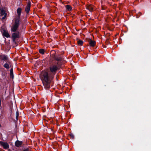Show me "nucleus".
I'll use <instances>...</instances> for the list:
<instances>
[{
    "mask_svg": "<svg viewBox=\"0 0 151 151\" xmlns=\"http://www.w3.org/2000/svg\"><path fill=\"white\" fill-rule=\"evenodd\" d=\"M40 78L44 88L46 89L50 88V84L54 76L51 73L46 71H42L40 75Z\"/></svg>",
    "mask_w": 151,
    "mask_h": 151,
    "instance_id": "nucleus-1",
    "label": "nucleus"
},
{
    "mask_svg": "<svg viewBox=\"0 0 151 151\" xmlns=\"http://www.w3.org/2000/svg\"><path fill=\"white\" fill-rule=\"evenodd\" d=\"M20 22L19 18H16L14 23L12 24L11 29L12 32H15L18 31V28L20 24Z\"/></svg>",
    "mask_w": 151,
    "mask_h": 151,
    "instance_id": "nucleus-2",
    "label": "nucleus"
},
{
    "mask_svg": "<svg viewBox=\"0 0 151 151\" xmlns=\"http://www.w3.org/2000/svg\"><path fill=\"white\" fill-rule=\"evenodd\" d=\"M59 66H60L58 65H57L54 64L50 65L49 68L50 72H48L51 73V74L54 76Z\"/></svg>",
    "mask_w": 151,
    "mask_h": 151,
    "instance_id": "nucleus-3",
    "label": "nucleus"
},
{
    "mask_svg": "<svg viewBox=\"0 0 151 151\" xmlns=\"http://www.w3.org/2000/svg\"><path fill=\"white\" fill-rule=\"evenodd\" d=\"M6 16V14L4 10L3 9H0V18L4 19L5 18Z\"/></svg>",
    "mask_w": 151,
    "mask_h": 151,
    "instance_id": "nucleus-4",
    "label": "nucleus"
},
{
    "mask_svg": "<svg viewBox=\"0 0 151 151\" xmlns=\"http://www.w3.org/2000/svg\"><path fill=\"white\" fill-rule=\"evenodd\" d=\"M19 33L18 31L14 32L12 34V37L14 41L16 38H19Z\"/></svg>",
    "mask_w": 151,
    "mask_h": 151,
    "instance_id": "nucleus-5",
    "label": "nucleus"
},
{
    "mask_svg": "<svg viewBox=\"0 0 151 151\" xmlns=\"http://www.w3.org/2000/svg\"><path fill=\"white\" fill-rule=\"evenodd\" d=\"M0 145L4 149H6L9 148V145L7 142L0 141Z\"/></svg>",
    "mask_w": 151,
    "mask_h": 151,
    "instance_id": "nucleus-6",
    "label": "nucleus"
},
{
    "mask_svg": "<svg viewBox=\"0 0 151 151\" xmlns=\"http://www.w3.org/2000/svg\"><path fill=\"white\" fill-rule=\"evenodd\" d=\"M31 3L30 1H28L25 9V11L27 13L29 12L30 9Z\"/></svg>",
    "mask_w": 151,
    "mask_h": 151,
    "instance_id": "nucleus-7",
    "label": "nucleus"
},
{
    "mask_svg": "<svg viewBox=\"0 0 151 151\" xmlns=\"http://www.w3.org/2000/svg\"><path fill=\"white\" fill-rule=\"evenodd\" d=\"M0 59L2 60H4L8 62L9 59L7 56L5 55H0Z\"/></svg>",
    "mask_w": 151,
    "mask_h": 151,
    "instance_id": "nucleus-8",
    "label": "nucleus"
},
{
    "mask_svg": "<svg viewBox=\"0 0 151 151\" xmlns=\"http://www.w3.org/2000/svg\"><path fill=\"white\" fill-rule=\"evenodd\" d=\"M55 59L58 62L56 63L58 65L60 66L61 65V61L62 60V57L61 56L58 57L56 58Z\"/></svg>",
    "mask_w": 151,
    "mask_h": 151,
    "instance_id": "nucleus-9",
    "label": "nucleus"
},
{
    "mask_svg": "<svg viewBox=\"0 0 151 151\" xmlns=\"http://www.w3.org/2000/svg\"><path fill=\"white\" fill-rule=\"evenodd\" d=\"M86 9L88 10L90 12H92L95 9V7L92 5H88L86 6Z\"/></svg>",
    "mask_w": 151,
    "mask_h": 151,
    "instance_id": "nucleus-10",
    "label": "nucleus"
},
{
    "mask_svg": "<svg viewBox=\"0 0 151 151\" xmlns=\"http://www.w3.org/2000/svg\"><path fill=\"white\" fill-rule=\"evenodd\" d=\"M2 35L6 37L7 38L9 37H10V35L8 33L7 31L5 30H3V32H2Z\"/></svg>",
    "mask_w": 151,
    "mask_h": 151,
    "instance_id": "nucleus-11",
    "label": "nucleus"
},
{
    "mask_svg": "<svg viewBox=\"0 0 151 151\" xmlns=\"http://www.w3.org/2000/svg\"><path fill=\"white\" fill-rule=\"evenodd\" d=\"M22 141L17 140L15 142V145L17 147H19L22 145Z\"/></svg>",
    "mask_w": 151,
    "mask_h": 151,
    "instance_id": "nucleus-12",
    "label": "nucleus"
},
{
    "mask_svg": "<svg viewBox=\"0 0 151 151\" xmlns=\"http://www.w3.org/2000/svg\"><path fill=\"white\" fill-rule=\"evenodd\" d=\"M22 12V9L21 8H18L17 10V12L18 14V17L17 18H19L20 19V17Z\"/></svg>",
    "mask_w": 151,
    "mask_h": 151,
    "instance_id": "nucleus-13",
    "label": "nucleus"
},
{
    "mask_svg": "<svg viewBox=\"0 0 151 151\" xmlns=\"http://www.w3.org/2000/svg\"><path fill=\"white\" fill-rule=\"evenodd\" d=\"M95 43L96 42L94 41H93L91 40H90L89 41V44L91 46H94L95 45Z\"/></svg>",
    "mask_w": 151,
    "mask_h": 151,
    "instance_id": "nucleus-14",
    "label": "nucleus"
},
{
    "mask_svg": "<svg viewBox=\"0 0 151 151\" xmlns=\"http://www.w3.org/2000/svg\"><path fill=\"white\" fill-rule=\"evenodd\" d=\"M66 8L68 11H70L72 9L71 6L69 5H67L66 6Z\"/></svg>",
    "mask_w": 151,
    "mask_h": 151,
    "instance_id": "nucleus-15",
    "label": "nucleus"
},
{
    "mask_svg": "<svg viewBox=\"0 0 151 151\" xmlns=\"http://www.w3.org/2000/svg\"><path fill=\"white\" fill-rule=\"evenodd\" d=\"M78 43L79 45L82 46L83 43V42L81 40H79L78 41Z\"/></svg>",
    "mask_w": 151,
    "mask_h": 151,
    "instance_id": "nucleus-16",
    "label": "nucleus"
},
{
    "mask_svg": "<svg viewBox=\"0 0 151 151\" xmlns=\"http://www.w3.org/2000/svg\"><path fill=\"white\" fill-rule=\"evenodd\" d=\"M4 67L7 69H8L9 68V65L7 63H5L4 65Z\"/></svg>",
    "mask_w": 151,
    "mask_h": 151,
    "instance_id": "nucleus-17",
    "label": "nucleus"
},
{
    "mask_svg": "<svg viewBox=\"0 0 151 151\" xmlns=\"http://www.w3.org/2000/svg\"><path fill=\"white\" fill-rule=\"evenodd\" d=\"M39 52L40 53H41L42 54H43L44 53L45 51L43 49H40L39 50Z\"/></svg>",
    "mask_w": 151,
    "mask_h": 151,
    "instance_id": "nucleus-18",
    "label": "nucleus"
},
{
    "mask_svg": "<svg viewBox=\"0 0 151 151\" xmlns=\"http://www.w3.org/2000/svg\"><path fill=\"white\" fill-rule=\"evenodd\" d=\"M10 74H11V76L12 74L13 73V69H11V70H10Z\"/></svg>",
    "mask_w": 151,
    "mask_h": 151,
    "instance_id": "nucleus-19",
    "label": "nucleus"
},
{
    "mask_svg": "<svg viewBox=\"0 0 151 151\" xmlns=\"http://www.w3.org/2000/svg\"><path fill=\"white\" fill-rule=\"evenodd\" d=\"M23 151H29V150L28 148H26L24 149Z\"/></svg>",
    "mask_w": 151,
    "mask_h": 151,
    "instance_id": "nucleus-20",
    "label": "nucleus"
},
{
    "mask_svg": "<svg viewBox=\"0 0 151 151\" xmlns=\"http://www.w3.org/2000/svg\"><path fill=\"white\" fill-rule=\"evenodd\" d=\"M70 136L72 138H73L74 137V135L73 134H71L70 135Z\"/></svg>",
    "mask_w": 151,
    "mask_h": 151,
    "instance_id": "nucleus-21",
    "label": "nucleus"
},
{
    "mask_svg": "<svg viewBox=\"0 0 151 151\" xmlns=\"http://www.w3.org/2000/svg\"><path fill=\"white\" fill-rule=\"evenodd\" d=\"M19 116V114L18 113H17V117H18Z\"/></svg>",
    "mask_w": 151,
    "mask_h": 151,
    "instance_id": "nucleus-22",
    "label": "nucleus"
}]
</instances>
